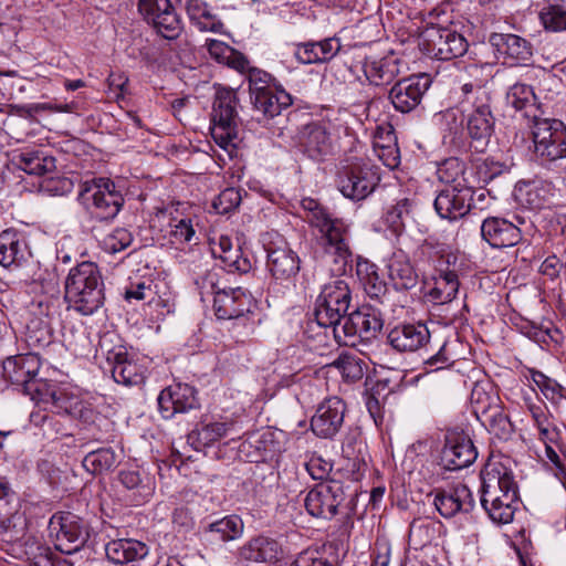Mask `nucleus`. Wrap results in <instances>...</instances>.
Masks as SVG:
<instances>
[{"instance_id": "obj_1", "label": "nucleus", "mask_w": 566, "mask_h": 566, "mask_svg": "<svg viewBox=\"0 0 566 566\" xmlns=\"http://www.w3.org/2000/svg\"><path fill=\"white\" fill-rule=\"evenodd\" d=\"M64 287L69 307L82 315H92L104 304V283L94 262L84 261L72 268Z\"/></svg>"}, {"instance_id": "obj_2", "label": "nucleus", "mask_w": 566, "mask_h": 566, "mask_svg": "<svg viewBox=\"0 0 566 566\" xmlns=\"http://www.w3.org/2000/svg\"><path fill=\"white\" fill-rule=\"evenodd\" d=\"M461 109L467 118V130L476 151L482 153L494 130L490 94L480 85L465 83L461 87Z\"/></svg>"}, {"instance_id": "obj_3", "label": "nucleus", "mask_w": 566, "mask_h": 566, "mask_svg": "<svg viewBox=\"0 0 566 566\" xmlns=\"http://www.w3.org/2000/svg\"><path fill=\"white\" fill-rule=\"evenodd\" d=\"M78 201L90 217L96 221H111L122 210L124 196L109 178H92L80 186Z\"/></svg>"}, {"instance_id": "obj_4", "label": "nucleus", "mask_w": 566, "mask_h": 566, "mask_svg": "<svg viewBox=\"0 0 566 566\" xmlns=\"http://www.w3.org/2000/svg\"><path fill=\"white\" fill-rule=\"evenodd\" d=\"M311 227L317 230V244L323 251L326 262L334 264L333 272L345 273L352 261L347 224L329 213L326 217L315 218L314 224Z\"/></svg>"}, {"instance_id": "obj_5", "label": "nucleus", "mask_w": 566, "mask_h": 566, "mask_svg": "<svg viewBox=\"0 0 566 566\" xmlns=\"http://www.w3.org/2000/svg\"><path fill=\"white\" fill-rule=\"evenodd\" d=\"M352 295L348 284L335 280L324 285L316 298L314 316L316 323L329 328L335 337V328L342 327L349 308Z\"/></svg>"}, {"instance_id": "obj_6", "label": "nucleus", "mask_w": 566, "mask_h": 566, "mask_svg": "<svg viewBox=\"0 0 566 566\" xmlns=\"http://www.w3.org/2000/svg\"><path fill=\"white\" fill-rule=\"evenodd\" d=\"M380 180L378 169L369 160L353 157L346 160L337 174V187L344 197L352 200L367 198Z\"/></svg>"}, {"instance_id": "obj_7", "label": "nucleus", "mask_w": 566, "mask_h": 566, "mask_svg": "<svg viewBox=\"0 0 566 566\" xmlns=\"http://www.w3.org/2000/svg\"><path fill=\"white\" fill-rule=\"evenodd\" d=\"M528 127L537 158L552 163L566 157V126L562 120L541 116Z\"/></svg>"}, {"instance_id": "obj_8", "label": "nucleus", "mask_w": 566, "mask_h": 566, "mask_svg": "<svg viewBox=\"0 0 566 566\" xmlns=\"http://www.w3.org/2000/svg\"><path fill=\"white\" fill-rule=\"evenodd\" d=\"M418 45L424 54L440 61L463 56L469 48L461 33L438 25L427 27L419 35Z\"/></svg>"}, {"instance_id": "obj_9", "label": "nucleus", "mask_w": 566, "mask_h": 566, "mask_svg": "<svg viewBox=\"0 0 566 566\" xmlns=\"http://www.w3.org/2000/svg\"><path fill=\"white\" fill-rule=\"evenodd\" d=\"M238 97L233 90L221 88L217 92L211 119V135L214 142L223 149L238 137Z\"/></svg>"}, {"instance_id": "obj_10", "label": "nucleus", "mask_w": 566, "mask_h": 566, "mask_svg": "<svg viewBox=\"0 0 566 566\" xmlns=\"http://www.w3.org/2000/svg\"><path fill=\"white\" fill-rule=\"evenodd\" d=\"M382 316L378 308L364 305L344 318L342 327L335 328V339L342 345L356 344L357 339L370 340L382 328Z\"/></svg>"}, {"instance_id": "obj_11", "label": "nucleus", "mask_w": 566, "mask_h": 566, "mask_svg": "<svg viewBox=\"0 0 566 566\" xmlns=\"http://www.w3.org/2000/svg\"><path fill=\"white\" fill-rule=\"evenodd\" d=\"M217 272H208L202 280V287L208 285L213 297V308L219 319H237L250 313L252 296L241 287H219L216 279Z\"/></svg>"}, {"instance_id": "obj_12", "label": "nucleus", "mask_w": 566, "mask_h": 566, "mask_svg": "<svg viewBox=\"0 0 566 566\" xmlns=\"http://www.w3.org/2000/svg\"><path fill=\"white\" fill-rule=\"evenodd\" d=\"M51 533L54 534L55 548L63 554L80 551L90 538V525L82 517L66 512L54 515L50 521Z\"/></svg>"}, {"instance_id": "obj_13", "label": "nucleus", "mask_w": 566, "mask_h": 566, "mask_svg": "<svg viewBox=\"0 0 566 566\" xmlns=\"http://www.w3.org/2000/svg\"><path fill=\"white\" fill-rule=\"evenodd\" d=\"M345 501L344 486L339 481L329 480L316 484L304 499L307 513L317 518L331 520Z\"/></svg>"}, {"instance_id": "obj_14", "label": "nucleus", "mask_w": 566, "mask_h": 566, "mask_svg": "<svg viewBox=\"0 0 566 566\" xmlns=\"http://www.w3.org/2000/svg\"><path fill=\"white\" fill-rule=\"evenodd\" d=\"M481 481L480 502L483 509L506 495V489L517 492L513 472L502 461H489L481 471Z\"/></svg>"}, {"instance_id": "obj_15", "label": "nucleus", "mask_w": 566, "mask_h": 566, "mask_svg": "<svg viewBox=\"0 0 566 566\" xmlns=\"http://www.w3.org/2000/svg\"><path fill=\"white\" fill-rule=\"evenodd\" d=\"M138 10L163 38L174 40L179 36L181 20L170 0H139Z\"/></svg>"}, {"instance_id": "obj_16", "label": "nucleus", "mask_w": 566, "mask_h": 566, "mask_svg": "<svg viewBox=\"0 0 566 566\" xmlns=\"http://www.w3.org/2000/svg\"><path fill=\"white\" fill-rule=\"evenodd\" d=\"M476 458L478 451L468 434L457 430L446 433L441 461L447 470L457 471L467 468Z\"/></svg>"}, {"instance_id": "obj_17", "label": "nucleus", "mask_w": 566, "mask_h": 566, "mask_svg": "<svg viewBox=\"0 0 566 566\" xmlns=\"http://www.w3.org/2000/svg\"><path fill=\"white\" fill-rule=\"evenodd\" d=\"M429 86L430 82L426 75L410 76L395 83L389 90L388 97L397 112L410 113L420 105Z\"/></svg>"}, {"instance_id": "obj_18", "label": "nucleus", "mask_w": 566, "mask_h": 566, "mask_svg": "<svg viewBox=\"0 0 566 566\" xmlns=\"http://www.w3.org/2000/svg\"><path fill=\"white\" fill-rule=\"evenodd\" d=\"M473 195L472 186L446 187L437 195L434 209L442 219L458 220L472 209Z\"/></svg>"}, {"instance_id": "obj_19", "label": "nucleus", "mask_w": 566, "mask_h": 566, "mask_svg": "<svg viewBox=\"0 0 566 566\" xmlns=\"http://www.w3.org/2000/svg\"><path fill=\"white\" fill-rule=\"evenodd\" d=\"M266 266L276 280H290L300 271V258L281 237L265 243Z\"/></svg>"}, {"instance_id": "obj_20", "label": "nucleus", "mask_w": 566, "mask_h": 566, "mask_svg": "<svg viewBox=\"0 0 566 566\" xmlns=\"http://www.w3.org/2000/svg\"><path fill=\"white\" fill-rule=\"evenodd\" d=\"M346 406L338 397L323 400L311 419V429L319 438L334 437L343 426Z\"/></svg>"}, {"instance_id": "obj_21", "label": "nucleus", "mask_w": 566, "mask_h": 566, "mask_svg": "<svg viewBox=\"0 0 566 566\" xmlns=\"http://www.w3.org/2000/svg\"><path fill=\"white\" fill-rule=\"evenodd\" d=\"M163 418L171 419L176 413H185L199 406L197 391L187 384H175L163 389L157 398Z\"/></svg>"}, {"instance_id": "obj_22", "label": "nucleus", "mask_w": 566, "mask_h": 566, "mask_svg": "<svg viewBox=\"0 0 566 566\" xmlns=\"http://www.w3.org/2000/svg\"><path fill=\"white\" fill-rule=\"evenodd\" d=\"M40 367V357L34 353L12 356L2 364V377L12 386L24 391L38 376Z\"/></svg>"}, {"instance_id": "obj_23", "label": "nucleus", "mask_w": 566, "mask_h": 566, "mask_svg": "<svg viewBox=\"0 0 566 566\" xmlns=\"http://www.w3.org/2000/svg\"><path fill=\"white\" fill-rule=\"evenodd\" d=\"M106 361L117 384L137 386L144 382L146 367L134 359L124 347L109 352Z\"/></svg>"}, {"instance_id": "obj_24", "label": "nucleus", "mask_w": 566, "mask_h": 566, "mask_svg": "<svg viewBox=\"0 0 566 566\" xmlns=\"http://www.w3.org/2000/svg\"><path fill=\"white\" fill-rule=\"evenodd\" d=\"M387 340L399 353H413L426 348L430 343V332L426 324H400L394 327Z\"/></svg>"}, {"instance_id": "obj_25", "label": "nucleus", "mask_w": 566, "mask_h": 566, "mask_svg": "<svg viewBox=\"0 0 566 566\" xmlns=\"http://www.w3.org/2000/svg\"><path fill=\"white\" fill-rule=\"evenodd\" d=\"M433 504L441 516L450 518L458 513L471 512L474 507V499L471 490L465 484L459 483L437 491Z\"/></svg>"}, {"instance_id": "obj_26", "label": "nucleus", "mask_w": 566, "mask_h": 566, "mask_svg": "<svg viewBox=\"0 0 566 566\" xmlns=\"http://www.w3.org/2000/svg\"><path fill=\"white\" fill-rule=\"evenodd\" d=\"M482 238L495 249L516 245L522 240L521 230L506 219L491 217L481 224Z\"/></svg>"}, {"instance_id": "obj_27", "label": "nucleus", "mask_w": 566, "mask_h": 566, "mask_svg": "<svg viewBox=\"0 0 566 566\" xmlns=\"http://www.w3.org/2000/svg\"><path fill=\"white\" fill-rule=\"evenodd\" d=\"M300 146L313 159H322L332 151L331 135L319 123H311L300 133Z\"/></svg>"}, {"instance_id": "obj_28", "label": "nucleus", "mask_w": 566, "mask_h": 566, "mask_svg": "<svg viewBox=\"0 0 566 566\" xmlns=\"http://www.w3.org/2000/svg\"><path fill=\"white\" fill-rule=\"evenodd\" d=\"M491 42L511 65L525 64L532 57L531 43L516 34H493Z\"/></svg>"}, {"instance_id": "obj_29", "label": "nucleus", "mask_w": 566, "mask_h": 566, "mask_svg": "<svg viewBox=\"0 0 566 566\" xmlns=\"http://www.w3.org/2000/svg\"><path fill=\"white\" fill-rule=\"evenodd\" d=\"M340 48V41L337 38L301 43L295 46L294 57L302 64L324 63L332 60Z\"/></svg>"}, {"instance_id": "obj_30", "label": "nucleus", "mask_w": 566, "mask_h": 566, "mask_svg": "<svg viewBox=\"0 0 566 566\" xmlns=\"http://www.w3.org/2000/svg\"><path fill=\"white\" fill-rule=\"evenodd\" d=\"M107 558L116 565H125L144 559L148 553V546L137 539L118 538L105 545Z\"/></svg>"}, {"instance_id": "obj_31", "label": "nucleus", "mask_w": 566, "mask_h": 566, "mask_svg": "<svg viewBox=\"0 0 566 566\" xmlns=\"http://www.w3.org/2000/svg\"><path fill=\"white\" fill-rule=\"evenodd\" d=\"M254 111L266 118H273L292 104V96L284 90L269 87L250 96Z\"/></svg>"}, {"instance_id": "obj_32", "label": "nucleus", "mask_w": 566, "mask_h": 566, "mask_svg": "<svg viewBox=\"0 0 566 566\" xmlns=\"http://www.w3.org/2000/svg\"><path fill=\"white\" fill-rule=\"evenodd\" d=\"M506 99L516 111L524 112L528 124L544 115V111L537 103V97L532 86L524 83H515L506 94Z\"/></svg>"}, {"instance_id": "obj_33", "label": "nucleus", "mask_w": 566, "mask_h": 566, "mask_svg": "<svg viewBox=\"0 0 566 566\" xmlns=\"http://www.w3.org/2000/svg\"><path fill=\"white\" fill-rule=\"evenodd\" d=\"M23 392L29 395L31 399L38 403H43L45 406L50 405L57 412H69L71 407L70 400L65 396L64 391L55 385L44 380L35 378Z\"/></svg>"}, {"instance_id": "obj_34", "label": "nucleus", "mask_w": 566, "mask_h": 566, "mask_svg": "<svg viewBox=\"0 0 566 566\" xmlns=\"http://www.w3.org/2000/svg\"><path fill=\"white\" fill-rule=\"evenodd\" d=\"M117 481L129 501L136 505L146 502L153 494L149 478L143 475L138 470L119 471Z\"/></svg>"}, {"instance_id": "obj_35", "label": "nucleus", "mask_w": 566, "mask_h": 566, "mask_svg": "<svg viewBox=\"0 0 566 566\" xmlns=\"http://www.w3.org/2000/svg\"><path fill=\"white\" fill-rule=\"evenodd\" d=\"M213 254H218L229 272L248 273L252 269L250 258L242 251L240 245H233L229 237L221 235L219 238L218 245L213 249Z\"/></svg>"}, {"instance_id": "obj_36", "label": "nucleus", "mask_w": 566, "mask_h": 566, "mask_svg": "<svg viewBox=\"0 0 566 566\" xmlns=\"http://www.w3.org/2000/svg\"><path fill=\"white\" fill-rule=\"evenodd\" d=\"M388 277L396 290H410L418 283V274L407 255L399 251L388 262Z\"/></svg>"}, {"instance_id": "obj_37", "label": "nucleus", "mask_w": 566, "mask_h": 566, "mask_svg": "<svg viewBox=\"0 0 566 566\" xmlns=\"http://www.w3.org/2000/svg\"><path fill=\"white\" fill-rule=\"evenodd\" d=\"M29 255L25 240L15 231L0 233V264L4 268L20 265Z\"/></svg>"}, {"instance_id": "obj_38", "label": "nucleus", "mask_w": 566, "mask_h": 566, "mask_svg": "<svg viewBox=\"0 0 566 566\" xmlns=\"http://www.w3.org/2000/svg\"><path fill=\"white\" fill-rule=\"evenodd\" d=\"M234 431L235 426L232 421H212L203 423L200 428L191 431L188 434V442L196 450H199L200 448L212 446Z\"/></svg>"}, {"instance_id": "obj_39", "label": "nucleus", "mask_w": 566, "mask_h": 566, "mask_svg": "<svg viewBox=\"0 0 566 566\" xmlns=\"http://www.w3.org/2000/svg\"><path fill=\"white\" fill-rule=\"evenodd\" d=\"M281 553L276 541L259 536L247 543L240 552L243 559L254 563H274L279 559Z\"/></svg>"}, {"instance_id": "obj_40", "label": "nucleus", "mask_w": 566, "mask_h": 566, "mask_svg": "<svg viewBox=\"0 0 566 566\" xmlns=\"http://www.w3.org/2000/svg\"><path fill=\"white\" fill-rule=\"evenodd\" d=\"M459 290V280L454 271L441 272L433 279V285L429 286L424 296L428 302L440 305L451 302Z\"/></svg>"}, {"instance_id": "obj_41", "label": "nucleus", "mask_w": 566, "mask_h": 566, "mask_svg": "<svg viewBox=\"0 0 566 566\" xmlns=\"http://www.w3.org/2000/svg\"><path fill=\"white\" fill-rule=\"evenodd\" d=\"M185 8L191 23L201 32L218 33L223 28L222 22L211 12L201 0H185Z\"/></svg>"}, {"instance_id": "obj_42", "label": "nucleus", "mask_w": 566, "mask_h": 566, "mask_svg": "<svg viewBox=\"0 0 566 566\" xmlns=\"http://www.w3.org/2000/svg\"><path fill=\"white\" fill-rule=\"evenodd\" d=\"M364 72L370 83L384 85L390 83L398 75L399 66L396 60L385 57L366 62Z\"/></svg>"}, {"instance_id": "obj_43", "label": "nucleus", "mask_w": 566, "mask_h": 566, "mask_svg": "<svg viewBox=\"0 0 566 566\" xmlns=\"http://www.w3.org/2000/svg\"><path fill=\"white\" fill-rule=\"evenodd\" d=\"M118 454L112 448H101L88 452L83 459L84 469L94 474H103L118 464Z\"/></svg>"}, {"instance_id": "obj_44", "label": "nucleus", "mask_w": 566, "mask_h": 566, "mask_svg": "<svg viewBox=\"0 0 566 566\" xmlns=\"http://www.w3.org/2000/svg\"><path fill=\"white\" fill-rule=\"evenodd\" d=\"M518 494L515 491H507L506 495L499 497L494 504L488 505L483 510L489 517L496 524H509L513 521L517 509Z\"/></svg>"}, {"instance_id": "obj_45", "label": "nucleus", "mask_w": 566, "mask_h": 566, "mask_svg": "<svg viewBox=\"0 0 566 566\" xmlns=\"http://www.w3.org/2000/svg\"><path fill=\"white\" fill-rule=\"evenodd\" d=\"M356 273L365 292L371 298H378L386 292V283L379 277L376 264L368 260H359L356 265Z\"/></svg>"}, {"instance_id": "obj_46", "label": "nucleus", "mask_w": 566, "mask_h": 566, "mask_svg": "<svg viewBox=\"0 0 566 566\" xmlns=\"http://www.w3.org/2000/svg\"><path fill=\"white\" fill-rule=\"evenodd\" d=\"M465 164L457 157L443 160L437 169L438 179L447 187L470 186L464 177Z\"/></svg>"}, {"instance_id": "obj_47", "label": "nucleus", "mask_w": 566, "mask_h": 566, "mask_svg": "<svg viewBox=\"0 0 566 566\" xmlns=\"http://www.w3.org/2000/svg\"><path fill=\"white\" fill-rule=\"evenodd\" d=\"M19 167L29 175L42 176L55 170V159L42 151H23L19 156Z\"/></svg>"}, {"instance_id": "obj_48", "label": "nucleus", "mask_w": 566, "mask_h": 566, "mask_svg": "<svg viewBox=\"0 0 566 566\" xmlns=\"http://www.w3.org/2000/svg\"><path fill=\"white\" fill-rule=\"evenodd\" d=\"M413 202L403 198L390 207L385 214V223L396 234H400L406 227V222L411 219Z\"/></svg>"}, {"instance_id": "obj_49", "label": "nucleus", "mask_w": 566, "mask_h": 566, "mask_svg": "<svg viewBox=\"0 0 566 566\" xmlns=\"http://www.w3.org/2000/svg\"><path fill=\"white\" fill-rule=\"evenodd\" d=\"M209 532L218 535L220 541H233L243 532L242 520L237 515H229L209 525Z\"/></svg>"}, {"instance_id": "obj_50", "label": "nucleus", "mask_w": 566, "mask_h": 566, "mask_svg": "<svg viewBox=\"0 0 566 566\" xmlns=\"http://www.w3.org/2000/svg\"><path fill=\"white\" fill-rule=\"evenodd\" d=\"M539 20L547 31H566V9L559 4L544 7L539 12Z\"/></svg>"}, {"instance_id": "obj_51", "label": "nucleus", "mask_w": 566, "mask_h": 566, "mask_svg": "<svg viewBox=\"0 0 566 566\" xmlns=\"http://www.w3.org/2000/svg\"><path fill=\"white\" fill-rule=\"evenodd\" d=\"M434 536V526L426 518H416L409 527V544L416 549L428 545Z\"/></svg>"}, {"instance_id": "obj_52", "label": "nucleus", "mask_w": 566, "mask_h": 566, "mask_svg": "<svg viewBox=\"0 0 566 566\" xmlns=\"http://www.w3.org/2000/svg\"><path fill=\"white\" fill-rule=\"evenodd\" d=\"M339 370L343 378L348 381H355L363 377L364 370L359 358L350 354H342L332 364Z\"/></svg>"}, {"instance_id": "obj_53", "label": "nucleus", "mask_w": 566, "mask_h": 566, "mask_svg": "<svg viewBox=\"0 0 566 566\" xmlns=\"http://www.w3.org/2000/svg\"><path fill=\"white\" fill-rule=\"evenodd\" d=\"M170 227V239L172 243H191L193 240H197L191 218L174 219Z\"/></svg>"}, {"instance_id": "obj_54", "label": "nucleus", "mask_w": 566, "mask_h": 566, "mask_svg": "<svg viewBox=\"0 0 566 566\" xmlns=\"http://www.w3.org/2000/svg\"><path fill=\"white\" fill-rule=\"evenodd\" d=\"M387 139L389 142L388 145H384L380 144L379 140H375L374 151L386 167L394 169L398 167L400 163L399 149L396 144H391L395 140L392 133L389 132L387 134Z\"/></svg>"}, {"instance_id": "obj_55", "label": "nucleus", "mask_w": 566, "mask_h": 566, "mask_svg": "<svg viewBox=\"0 0 566 566\" xmlns=\"http://www.w3.org/2000/svg\"><path fill=\"white\" fill-rule=\"evenodd\" d=\"M132 241V233L127 229L117 228L103 239L102 245L106 252L114 254L128 248Z\"/></svg>"}, {"instance_id": "obj_56", "label": "nucleus", "mask_w": 566, "mask_h": 566, "mask_svg": "<svg viewBox=\"0 0 566 566\" xmlns=\"http://www.w3.org/2000/svg\"><path fill=\"white\" fill-rule=\"evenodd\" d=\"M489 421L492 432L500 439H509L514 431L513 423L509 417L499 409V407H495L492 410Z\"/></svg>"}, {"instance_id": "obj_57", "label": "nucleus", "mask_w": 566, "mask_h": 566, "mask_svg": "<svg viewBox=\"0 0 566 566\" xmlns=\"http://www.w3.org/2000/svg\"><path fill=\"white\" fill-rule=\"evenodd\" d=\"M531 379L541 389L547 399L554 400L562 396L563 387L555 380L538 370L531 369Z\"/></svg>"}, {"instance_id": "obj_58", "label": "nucleus", "mask_w": 566, "mask_h": 566, "mask_svg": "<svg viewBox=\"0 0 566 566\" xmlns=\"http://www.w3.org/2000/svg\"><path fill=\"white\" fill-rule=\"evenodd\" d=\"M241 201L239 190L227 188L213 200V208L220 214L229 213L234 210Z\"/></svg>"}, {"instance_id": "obj_59", "label": "nucleus", "mask_w": 566, "mask_h": 566, "mask_svg": "<svg viewBox=\"0 0 566 566\" xmlns=\"http://www.w3.org/2000/svg\"><path fill=\"white\" fill-rule=\"evenodd\" d=\"M290 566H333L318 549L307 548L301 552Z\"/></svg>"}, {"instance_id": "obj_60", "label": "nucleus", "mask_w": 566, "mask_h": 566, "mask_svg": "<svg viewBox=\"0 0 566 566\" xmlns=\"http://www.w3.org/2000/svg\"><path fill=\"white\" fill-rule=\"evenodd\" d=\"M27 342L30 347L44 348L52 343V333L48 326H29Z\"/></svg>"}, {"instance_id": "obj_61", "label": "nucleus", "mask_w": 566, "mask_h": 566, "mask_svg": "<svg viewBox=\"0 0 566 566\" xmlns=\"http://www.w3.org/2000/svg\"><path fill=\"white\" fill-rule=\"evenodd\" d=\"M248 81H249L250 96L258 94V92H262L265 88L271 87V85H270L271 75L262 70L256 69V67L249 69Z\"/></svg>"}, {"instance_id": "obj_62", "label": "nucleus", "mask_w": 566, "mask_h": 566, "mask_svg": "<svg viewBox=\"0 0 566 566\" xmlns=\"http://www.w3.org/2000/svg\"><path fill=\"white\" fill-rule=\"evenodd\" d=\"M427 371H434L451 364V357L447 350V343H443L438 350L423 360Z\"/></svg>"}, {"instance_id": "obj_63", "label": "nucleus", "mask_w": 566, "mask_h": 566, "mask_svg": "<svg viewBox=\"0 0 566 566\" xmlns=\"http://www.w3.org/2000/svg\"><path fill=\"white\" fill-rule=\"evenodd\" d=\"M206 46L211 57L222 64L233 54V48L219 40H207Z\"/></svg>"}, {"instance_id": "obj_64", "label": "nucleus", "mask_w": 566, "mask_h": 566, "mask_svg": "<svg viewBox=\"0 0 566 566\" xmlns=\"http://www.w3.org/2000/svg\"><path fill=\"white\" fill-rule=\"evenodd\" d=\"M307 473L314 480H324L332 470V464L319 457H313L305 463Z\"/></svg>"}]
</instances>
